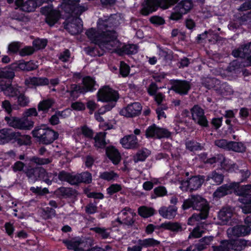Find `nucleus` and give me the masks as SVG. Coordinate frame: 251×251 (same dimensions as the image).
<instances>
[{
  "mask_svg": "<svg viewBox=\"0 0 251 251\" xmlns=\"http://www.w3.org/2000/svg\"><path fill=\"white\" fill-rule=\"evenodd\" d=\"M109 21L108 19L103 20L101 18L99 19L97 22V27L99 30H107L109 26Z\"/></svg>",
  "mask_w": 251,
  "mask_h": 251,
  "instance_id": "obj_64",
  "label": "nucleus"
},
{
  "mask_svg": "<svg viewBox=\"0 0 251 251\" xmlns=\"http://www.w3.org/2000/svg\"><path fill=\"white\" fill-rule=\"evenodd\" d=\"M41 12L46 16L45 21L50 26H52L57 23L61 17L60 11L54 9L51 4L42 7Z\"/></svg>",
  "mask_w": 251,
  "mask_h": 251,
  "instance_id": "obj_12",
  "label": "nucleus"
},
{
  "mask_svg": "<svg viewBox=\"0 0 251 251\" xmlns=\"http://www.w3.org/2000/svg\"><path fill=\"white\" fill-rule=\"evenodd\" d=\"M105 154L107 158L114 165H118L122 157L119 150L114 146L109 145L105 148Z\"/></svg>",
  "mask_w": 251,
  "mask_h": 251,
  "instance_id": "obj_22",
  "label": "nucleus"
},
{
  "mask_svg": "<svg viewBox=\"0 0 251 251\" xmlns=\"http://www.w3.org/2000/svg\"><path fill=\"white\" fill-rule=\"evenodd\" d=\"M100 32H98L94 28H90L87 30L85 34L88 38L92 43L98 45Z\"/></svg>",
  "mask_w": 251,
  "mask_h": 251,
  "instance_id": "obj_42",
  "label": "nucleus"
},
{
  "mask_svg": "<svg viewBox=\"0 0 251 251\" xmlns=\"http://www.w3.org/2000/svg\"><path fill=\"white\" fill-rule=\"evenodd\" d=\"M170 84L171 85V90L180 96H185L188 94L191 89L190 82L186 80L171 79Z\"/></svg>",
  "mask_w": 251,
  "mask_h": 251,
  "instance_id": "obj_13",
  "label": "nucleus"
},
{
  "mask_svg": "<svg viewBox=\"0 0 251 251\" xmlns=\"http://www.w3.org/2000/svg\"><path fill=\"white\" fill-rule=\"evenodd\" d=\"M145 136L147 139L170 138L171 137L172 132L166 128L160 127L153 124L147 128Z\"/></svg>",
  "mask_w": 251,
  "mask_h": 251,
  "instance_id": "obj_6",
  "label": "nucleus"
},
{
  "mask_svg": "<svg viewBox=\"0 0 251 251\" xmlns=\"http://www.w3.org/2000/svg\"><path fill=\"white\" fill-rule=\"evenodd\" d=\"M167 194V191L165 187L159 186L155 187L153 190V193L151 194V198L156 199L157 197H162Z\"/></svg>",
  "mask_w": 251,
  "mask_h": 251,
  "instance_id": "obj_46",
  "label": "nucleus"
},
{
  "mask_svg": "<svg viewBox=\"0 0 251 251\" xmlns=\"http://www.w3.org/2000/svg\"><path fill=\"white\" fill-rule=\"evenodd\" d=\"M230 144V141H227V140L224 139L217 140L215 141V145L216 146L227 151H229Z\"/></svg>",
  "mask_w": 251,
  "mask_h": 251,
  "instance_id": "obj_57",
  "label": "nucleus"
},
{
  "mask_svg": "<svg viewBox=\"0 0 251 251\" xmlns=\"http://www.w3.org/2000/svg\"><path fill=\"white\" fill-rule=\"evenodd\" d=\"M191 119L202 128H209V122L205 115L204 110L198 104H195L191 108Z\"/></svg>",
  "mask_w": 251,
  "mask_h": 251,
  "instance_id": "obj_7",
  "label": "nucleus"
},
{
  "mask_svg": "<svg viewBox=\"0 0 251 251\" xmlns=\"http://www.w3.org/2000/svg\"><path fill=\"white\" fill-rule=\"evenodd\" d=\"M156 213L155 210L151 207L141 206L138 208V215L143 218L151 217Z\"/></svg>",
  "mask_w": 251,
  "mask_h": 251,
  "instance_id": "obj_37",
  "label": "nucleus"
},
{
  "mask_svg": "<svg viewBox=\"0 0 251 251\" xmlns=\"http://www.w3.org/2000/svg\"><path fill=\"white\" fill-rule=\"evenodd\" d=\"M48 40L45 39H36L33 41V48L35 50L44 49L47 46Z\"/></svg>",
  "mask_w": 251,
  "mask_h": 251,
  "instance_id": "obj_51",
  "label": "nucleus"
},
{
  "mask_svg": "<svg viewBox=\"0 0 251 251\" xmlns=\"http://www.w3.org/2000/svg\"><path fill=\"white\" fill-rule=\"evenodd\" d=\"M137 245L132 247H128L127 251H142L143 248L154 247L157 246L160 242L153 238H146L144 239H139L137 241Z\"/></svg>",
  "mask_w": 251,
  "mask_h": 251,
  "instance_id": "obj_20",
  "label": "nucleus"
},
{
  "mask_svg": "<svg viewBox=\"0 0 251 251\" xmlns=\"http://www.w3.org/2000/svg\"><path fill=\"white\" fill-rule=\"evenodd\" d=\"M15 135L12 138V142H17L19 146L27 145L30 141V137L27 135H22L19 132L13 131Z\"/></svg>",
  "mask_w": 251,
  "mask_h": 251,
  "instance_id": "obj_35",
  "label": "nucleus"
},
{
  "mask_svg": "<svg viewBox=\"0 0 251 251\" xmlns=\"http://www.w3.org/2000/svg\"><path fill=\"white\" fill-rule=\"evenodd\" d=\"M186 149L191 152L201 151L203 147L201 143L194 140H190L185 142Z\"/></svg>",
  "mask_w": 251,
  "mask_h": 251,
  "instance_id": "obj_39",
  "label": "nucleus"
},
{
  "mask_svg": "<svg viewBox=\"0 0 251 251\" xmlns=\"http://www.w3.org/2000/svg\"><path fill=\"white\" fill-rule=\"evenodd\" d=\"M229 151L238 152H244L246 151V147L242 142L230 141Z\"/></svg>",
  "mask_w": 251,
  "mask_h": 251,
  "instance_id": "obj_47",
  "label": "nucleus"
},
{
  "mask_svg": "<svg viewBox=\"0 0 251 251\" xmlns=\"http://www.w3.org/2000/svg\"><path fill=\"white\" fill-rule=\"evenodd\" d=\"M64 244L66 245L68 249L74 251L77 246H81L83 242L81 239L70 241L64 240Z\"/></svg>",
  "mask_w": 251,
  "mask_h": 251,
  "instance_id": "obj_50",
  "label": "nucleus"
},
{
  "mask_svg": "<svg viewBox=\"0 0 251 251\" xmlns=\"http://www.w3.org/2000/svg\"><path fill=\"white\" fill-rule=\"evenodd\" d=\"M204 216L198 213H194L188 219L187 224L189 225H194L195 222H199L202 220H205L207 218H204Z\"/></svg>",
  "mask_w": 251,
  "mask_h": 251,
  "instance_id": "obj_59",
  "label": "nucleus"
},
{
  "mask_svg": "<svg viewBox=\"0 0 251 251\" xmlns=\"http://www.w3.org/2000/svg\"><path fill=\"white\" fill-rule=\"evenodd\" d=\"M82 83L83 86H81V87L85 94L88 92H93L96 90L95 88L96 82L95 78L90 76L88 75L83 77Z\"/></svg>",
  "mask_w": 251,
  "mask_h": 251,
  "instance_id": "obj_26",
  "label": "nucleus"
},
{
  "mask_svg": "<svg viewBox=\"0 0 251 251\" xmlns=\"http://www.w3.org/2000/svg\"><path fill=\"white\" fill-rule=\"evenodd\" d=\"M194 200V210L199 211L198 213L204 216V218H207L209 213V204L208 201L199 195H193Z\"/></svg>",
  "mask_w": 251,
  "mask_h": 251,
  "instance_id": "obj_14",
  "label": "nucleus"
},
{
  "mask_svg": "<svg viewBox=\"0 0 251 251\" xmlns=\"http://www.w3.org/2000/svg\"><path fill=\"white\" fill-rule=\"evenodd\" d=\"M79 176L80 178L79 182L80 183H83L88 184L92 182V174L88 171L83 172L81 173H79Z\"/></svg>",
  "mask_w": 251,
  "mask_h": 251,
  "instance_id": "obj_49",
  "label": "nucleus"
},
{
  "mask_svg": "<svg viewBox=\"0 0 251 251\" xmlns=\"http://www.w3.org/2000/svg\"><path fill=\"white\" fill-rule=\"evenodd\" d=\"M149 21L151 24L157 26L163 25L165 23L164 19L158 15L151 16Z\"/></svg>",
  "mask_w": 251,
  "mask_h": 251,
  "instance_id": "obj_60",
  "label": "nucleus"
},
{
  "mask_svg": "<svg viewBox=\"0 0 251 251\" xmlns=\"http://www.w3.org/2000/svg\"><path fill=\"white\" fill-rule=\"evenodd\" d=\"M15 76L13 71L2 68L0 69V92L8 97L16 98L19 94V89L11 85V79Z\"/></svg>",
  "mask_w": 251,
  "mask_h": 251,
  "instance_id": "obj_3",
  "label": "nucleus"
},
{
  "mask_svg": "<svg viewBox=\"0 0 251 251\" xmlns=\"http://www.w3.org/2000/svg\"><path fill=\"white\" fill-rule=\"evenodd\" d=\"M181 208L185 211L190 208L194 210V200H193V195H191L188 199L184 200L181 206Z\"/></svg>",
  "mask_w": 251,
  "mask_h": 251,
  "instance_id": "obj_55",
  "label": "nucleus"
},
{
  "mask_svg": "<svg viewBox=\"0 0 251 251\" xmlns=\"http://www.w3.org/2000/svg\"><path fill=\"white\" fill-rule=\"evenodd\" d=\"M118 42L116 31L106 30L105 31L100 32L98 46L105 47L106 45H109L113 47V44Z\"/></svg>",
  "mask_w": 251,
  "mask_h": 251,
  "instance_id": "obj_17",
  "label": "nucleus"
},
{
  "mask_svg": "<svg viewBox=\"0 0 251 251\" xmlns=\"http://www.w3.org/2000/svg\"><path fill=\"white\" fill-rule=\"evenodd\" d=\"M226 241L230 250L237 251L244 250L247 244V241L243 239H230Z\"/></svg>",
  "mask_w": 251,
  "mask_h": 251,
  "instance_id": "obj_25",
  "label": "nucleus"
},
{
  "mask_svg": "<svg viewBox=\"0 0 251 251\" xmlns=\"http://www.w3.org/2000/svg\"><path fill=\"white\" fill-rule=\"evenodd\" d=\"M122 187L121 184L118 183H114L111 184L107 189V194L109 196H112L114 194L121 191Z\"/></svg>",
  "mask_w": 251,
  "mask_h": 251,
  "instance_id": "obj_54",
  "label": "nucleus"
},
{
  "mask_svg": "<svg viewBox=\"0 0 251 251\" xmlns=\"http://www.w3.org/2000/svg\"><path fill=\"white\" fill-rule=\"evenodd\" d=\"M233 213L230 208H223L219 212L218 218L224 225H229L231 223Z\"/></svg>",
  "mask_w": 251,
  "mask_h": 251,
  "instance_id": "obj_29",
  "label": "nucleus"
},
{
  "mask_svg": "<svg viewBox=\"0 0 251 251\" xmlns=\"http://www.w3.org/2000/svg\"><path fill=\"white\" fill-rule=\"evenodd\" d=\"M67 94L69 95V99L70 100H75L79 97L80 94H85V93L82 90L81 85L76 84H72L70 88L64 93V95Z\"/></svg>",
  "mask_w": 251,
  "mask_h": 251,
  "instance_id": "obj_24",
  "label": "nucleus"
},
{
  "mask_svg": "<svg viewBox=\"0 0 251 251\" xmlns=\"http://www.w3.org/2000/svg\"><path fill=\"white\" fill-rule=\"evenodd\" d=\"M16 100H17L18 105L22 107L27 106L30 102L29 98L24 93L20 92L19 94L16 97Z\"/></svg>",
  "mask_w": 251,
  "mask_h": 251,
  "instance_id": "obj_45",
  "label": "nucleus"
},
{
  "mask_svg": "<svg viewBox=\"0 0 251 251\" xmlns=\"http://www.w3.org/2000/svg\"><path fill=\"white\" fill-rule=\"evenodd\" d=\"M94 133L93 130L86 125L81 126L77 130L78 136L82 135L85 138L90 139L93 138Z\"/></svg>",
  "mask_w": 251,
  "mask_h": 251,
  "instance_id": "obj_41",
  "label": "nucleus"
},
{
  "mask_svg": "<svg viewBox=\"0 0 251 251\" xmlns=\"http://www.w3.org/2000/svg\"><path fill=\"white\" fill-rule=\"evenodd\" d=\"M159 227L165 230H169L174 233H177L184 230L181 224L178 222H165L161 224Z\"/></svg>",
  "mask_w": 251,
  "mask_h": 251,
  "instance_id": "obj_27",
  "label": "nucleus"
},
{
  "mask_svg": "<svg viewBox=\"0 0 251 251\" xmlns=\"http://www.w3.org/2000/svg\"><path fill=\"white\" fill-rule=\"evenodd\" d=\"M179 0H145L142 4L141 13L148 16L159 8L166 10L176 4Z\"/></svg>",
  "mask_w": 251,
  "mask_h": 251,
  "instance_id": "obj_4",
  "label": "nucleus"
},
{
  "mask_svg": "<svg viewBox=\"0 0 251 251\" xmlns=\"http://www.w3.org/2000/svg\"><path fill=\"white\" fill-rule=\"evenodd\" d=\"M38 65L33 60L25 61L22 60L12 63L10 65L11 71L29 72L35 70Z\"/></svg>",
  "mask_w": 251,
  "mask_h": 251,
  "instance_id": "obj_19",
  "label": "nucleus"
},
{
  "mask_svg": "<svg viewBox=\"0 0 251 251\" xmlns=\"http://www.w3.org/2000/svg\"><path fill=\"white\" fill-rule=\"evenodd\" d=\"M46 170L41 167H37L28 169L25 172L28 178L33 181L42 180L48 185H50V181L48 179L50 177V174H48Z\"/></svg>",
  "mask_w": 251,
  "mask_h": 251,
  "instance_id": "obj_9",
  "label": "nucleus"
},
{
  "mask_svg": "<svg viewBox=\"0 0 251 251\" xmlns=\"http://www.w3.org/2000/svg\"><path fill=\"white\" fill-rule=\"evenodd\" d=\"M54 103V101L52 99L48 98L44 99L38 103L37 106L38 111L39 112H42L43 115L42 116L44 117V115L52 107Z\"/></svg>",
  "mask_w": 251,
  "mask_h": 251,
  "instance_id": "obj_30",
  "label": "nucleus"
},
{
  "mask_svg": "<svg viewBox=\"0 0 251 251\" xmlns=\"http://www.w3.org/2000/svg\"><path fill=\"white\" fill-rule=\"evenodd\" d=\"M8 3L15 9H20L21 10L30 12L34 11L37 7V3L34 0H6Z\"/></svg>",
  "mask_w": 251,
  "mask_h": 251,
  "instance_id": "obj_15",
  "label": "nucleus"
},
{
  "mask_svg": "<svg viewBox=\"0 0 251 251\" xmlns=\"http://www.w3.org/2000/svg\"><path fill=\"white\" fill-rule=\"evenodd\" d=\"M79 179V174L72 175L64 171V181H66L71 185H78L80 183Z\"/></svg>",
  "mask_w": 251,
  "mask_h": 251,
  "instance_id": "obj_44",
  "label": "nucleus"
},
{
  "mask_svg": "<svg viewBox=\"0 0 251 251\" xmlns=\"http://www.w3.org/2000/svg\"><path fill=\"white\" fill-rule=\"evenodd\" d=\"M142 110L140 102H134L127 104L120 111V114L127 118H133L139 116Z\"/></svg>",
  "mask_w": 251,
  "mask_h": 251,
  "instance_id": "obj_18",
  "label": "nucleus"
},
{
  "mask_svg": "<svg viewBox=\"0 0 251 251\" xmlns=\"http://www.w3.org/2000/svg\"><path fill=\"white\" fill-rule=\"evenodd\" d=\"M99 177L102 180L111 181L118 178L119 175L113 171H104L100 173Z\"/></svg>",
  "mask_w": 251,
  "mask_h": 251,
  "instance_id": "obj_43",
  "label": "nucleus"
},
{
  "mask_svg": "<svg viewBox=\"0 0 251 251\" xmlns=\"http://www.w3.org/2000/svg\"><path fill=\"white\" fill-rule=\"evenodd\" d=\"M174 11L171 13L169 17V20L174 21H178L182 19L184 14L179 10H177L175 7L174 8Z\"/></svg>",
  "mask_w": 251,
  "mask_h": 251,
  "instance_id": "obj_62",
  "label": "nucleus"
},
{
  "mask_svg": "<svg viewBox=\"0 0 251 251\" xmlns=\"http://www.w3.org/2000/svg\"><path fill=\"white\" fill-rule=\"evenodd\" d=\"M223 120V118L222 117L213 118L210 122L212 128L214 129L215 130L219 129L222 125Z\"/></svg>",
  "mask_w": 251,
  "mask_h": 251,
  "instance_id": "obj_58",
  "label": "nucleus"
},
{
  "mask_svg": "<svg viewBox=\"0 0 251 251\" xmlns=\"http://www.w3.org/2000/svg\"><path fill=\"white\" fill-rule=\"evenodd\" d=\"M91 230L100 236L102 239H107L109 236V233L104 227H94L91 228Z\"/></svg>",
  "mask_w": 251,
  "mask_h": 251,
  "instance_id": "obj_52",
  "label": "nucleus"
},
{
  "mask_svg": "<svg viewBox=\"0 0 251 251\" xmlns=\"http://www.w3.org/2000/svg\"><path fill=\"white\" fill-rule=\"evenodd\" d=\"M205 180L206 179L204 176H192L186 180H182L180 188L183 191L193 192L200 188Z\"/></svg>",
  "mask_w": 251,
  "mask_h": 251,
  "instance_id": "obj_10",
  "label": "nucleus"
},
{
  "mask_svg": "<svg viewBox=\"0 0 251 251\" xmlns=\"http://www.w3.org/2000/svg\"><path fill=\"white\" fill-rule=\"evenodd\" d=\"M97 99L98 101L102 102L116 103L119 99V94L118 91L106 85L99 90Z\"/></svg>",
  "mask_w": 251,
  "mask_h": 251,
  "instance_id": "obj_8",
  "label": "nucleus"
},
{
  "mask_svg": "<svg viewBox=\"0 0 251 251\" xmlns=\"http://www.w3.org/2000/svg\"><path fill=\"white\" fill-rule=\"evenodd\" d=\"M171 52L172 51H170L169 52V50L167 48L163 49L162 48H160L158 51V55L160 57L162 58L165 61L171 60Z\"/></svg>",
  "mask_w": 251,
  "mask_h": 251,
  "instance_id": "obj_56",
  "label": "nucleus"
},
{
  "mask_svg": "<svg viewBox=\"0 0 251 251\" xmlns=\"http://www.w3.org/2000/svg\"><path fill=\"white\" fill-rule=\"evenodd\" d=\"M48 174L51 175L50 177L48 178L50 181V185L52 182L56 183L58 180L63 181V171L60 172L58 174L55 172L54 173H49Z\"/></svg>",
  "mask_w": 251,
  "mask_h": 251,
  "instance_id": "obj_61",
  "label": "nucleus"
},
{
  "mask_svg": "<svg viewBox=\"0 0 251 251\" xmlns=\"http://www.w3.org/2000/svg\"><path fill=\"white\" fill-rule=\"evenodd\" d=\"M102 47L88 46L84 48V51L87 55L93 57L101 56L104 54L105 51Z\"/></svg>",
  "mask_w": 251,
  "mask_h": 251,
  "instance_id": "obj_32",
  "label": "nucleus"
},
{
  "mask_svg": "<svg viewBox=\"0 0 251 251\" xmlns=\"http://www.w3.org/2000/svg\"><path fill=\"white\" fill-rule=\"evenodd\" d=\"M177 211V207L176 205H169L161 206L158 210V213L163 218L170 220L175 217Z\"/></svg>",
  "mask_w": 251,
  "mask_h": 251,
  "instance_id": "obj_23",
  "label": "nucleus"
},
{
  "mask_svg": "<svg viewBox=\"0 0 251 251\" xmlns=\"http://www.w3.org/2000/svg\"><path fill=\"white\" fill-rule=\"evenodd\" d=\"M120 74L123 77L127 76L130 73V69L128 64L124 61L120 62Z\"/></svg>",
  "mask_w": 251,
  "mask_h": 251,
  "instance_id": "obj_53",
  "label": "nucleus"
},
{
  "mask_svg": "<svg viewBox=\"0 0 251 251\" xmlns=\"http://www.w3.org/2000/svg\"><path fill=\"white\" fill-rule=\"evenodd\" d=\"M105 134L102 132H99L97 134L94 138L95 140V147L100 149H105L107 144L105 141Z\"/></svg>",
  "mask_w": 251,
  "mask_h": 251,
  "instance_id": "obj_38",
  "label": "nucleus"
},
{
  "mask_svg": "<svg viewBox=\"0 0 251 251\" xmlns=\"http://www.w3.org/2000/svg\"><path fill=\"white\" fill-rule=\"evenodd\" d=\"M115 52L120 56L134 54L137 52V46L134 44L124 45L122 48H117Z\"/></svg>",
  "mask_w": 251,
  "mask_h": 251,
  "instance_id": "obj_28",
  "label": "nucleus"
},
{
  "mask_svg": "<svg viewBox=\"0 0 251 251\" xmlns=\"http://www.w3.org/2000/svg\"><path fill=\"white\" fill-rule=\"evenodd\" d=\"M233 193H236L240 197L239 201L244 205L241 207L244 213L251 212V184L240 186V182H232L225 184L219 187L213 194L214 198L220 199Z\"/></svg>",
  "mask_w": 251,
  "mask_h": 251,
  "instance_id": "obj_1",
  "label": "nucleus"
},
{
  "mask_svg": "<svg viewBox=\"0 0 251 251\" xmlns=\"http://www.w3.org/2000/svg\"><path fill=\"white\" fill-rule=\"evenodd\" d=\"M80 0H64V12L70 16L64 22V29L72 35L79 34L83 29L80 15L86 8L79 5Z\"/></svg>",
  "mask_w": 251,
  "mask_h": 251,
  "instance_id": "obj_2",
  "label": "nucleus"
},
{
  "mask_svg": "<svg viewBox=\"0 0 251 251\" xmlns=\"http://www.w3.org/2000/svg\"><path fill=\"white\" fill-rule=\"evenodd\" d=\"M15 135L11 129L3 128L0 130V144H3L12 141Z\"/></svg>",
  "mask_w": 251,
  "mask_h": 251,
  "instance_id": "obj_34",
  "label": "nucleus"
},
{
  "mask_svg": "<svg viewBox=\"0 0 251 251\" xmlns=\"http://www.w3.org/2000/svg\"><path fill=\"white\" fill-rule=\"evenodd\" d=\"M247 214L251 215L247 216L244 220L246 225H237L233 227L230 233L236 237H243L249 234L251 231V212Z\"/></svg>",
  "mask_w": 251,
  "mask_h": 251,
  "instance_id": "obj_16",
  "label": "nucleus"
},
{
  "mask_svg": "<svg viewBox=\"0 0 251 251\" xmlns=\"http://www.w3.org/2000/svg\"><path fill=\"white\" fill-rule=\"evenodd\" d=\"M30 160L31 162L40 165L48 164L51 162L49 158H40L36 156L32 157Z\"/></svg>",
  "mask_w": 251,
  "mask_h": 251,
  "instance_id": "obj_63",
  "label": "nucleus"
},
{
  "mask_svg": "<svg viewBox=\"0 0 251 251\" xmlns=\"http://www.w3.org/2000/svg\"><path fill=\"white\" fill-rule=\"evenodd\" d=\"M151 151L146 148H142L138 150L134 156L135 162H143L151 154Z\"/></svg>",
  "mask_w": 251,
  "mask_h": 251,
  "instance_id": "obj_36",
  "label": "nucleus"
},
{
  "mask_svg": "<svg viewBox=\"0 0 251 251\" xmlns=\"http://www.w3.org/2000/svg\"><path fill=\"white\" fill-rule=\"evenodd\" d=\"M55 211L54 209L51 207H46L42 209L41 216L45 220L52 218L55 216Z\"/></svg>",
  "mask_w": 251,
  "mask_h": 251,
  "instance_id": "obj_48",
  "label": "nucleus"
},
{
  "mask_svg": "<svg viewBox=\"0 0 251 251\" xmlns=\"http://www.w3.org/2000/svg\"><path fill=\"white\" fill-rule=\"evenodd\" d=\"M120 143L126 149H136L139 146L137 137L132 134L125 136L120 139Z\"/></svg>",
  "mask_w": 251,
  "mask_h": 251,
  "instance_id": "obj_21",
  "label": "nucleus"
},
{
  "mask_svg": "<svg viewBox=\"0 0 251 251\" xmlns=\"http://www.w3.org/2000/svg\"><path fill=\"white\" fill-rule=\"evenodd\" d=\"M5 120L10 126L20 129L29 130L34 125V122L31 120L24 118L6 116L5 117Z\"/></svg>",
  "mask_w": 251,
  "mask_h": 251,
  "instance_id": "obj_11",
  "label": "nucleus"
},
{
  "mask_svg": "<svg viewBox=\"0 0 251 251\" xmlns=\"http://www.w3.org/2000/svg\"><path fill=\"white\" fill-rule=\"evenodd\" d=\"M224 178V176L223 174L214 171L209 174L205 179L206 181L212 179L216 185H220L223 182Z\"/></svg>",
  "mask_w": 251,
  "mask_h": 251,
  "instance_id": "obj_40",
  "label": "nucleus"
},
{
  "mask_svg": "<svg viewBox=\"0 0 251 251\" xmlns=\"http://www.w3.org/2000/svg\"><path fill=\"white\" fill-rule=\"evenodd\" d=\"M26 84H30L35 86H44L49 84V80L47 77H33L25 81Z\"/></svg>",
  "mask_w": 251,
  "mask_h": 251,
  "instance_id": "obj_33",
  "label": "nucleus"
},
{
  "mask_svg": "<svg viewBox=\"0 0 251 251\" xmlns=\"http://www.w3.org/2000/svg\"><path fill=\"white\" fill-rule=\"evenodd\" d=\"M192 0H182L177 2L175 7L184 15L187 14L193 7Z\"/></svg>",
  "mask_w": 251,
  "mask_h": 251,
  "instance_id": "obj_31",
  "label": "nucleus"
},
{
  "mask_svg": "<svg viewBox=\"0 0 251 251\" xmlns=\"http://www.w3.org/2000/svg\"><path fill=\"white\" fill-rule=\"evenodd\" d=\"M33 137L36 138V140L40 144L49 145L57 139L58 133L53 130L50 128L46 125H41L35 127L32 131Z\"/></svg>",
  "mask_w": 251,
  "mask_h": 251,
  "instance_id": "obj_5",
  "label": "nucleus"
}]
</instances>
